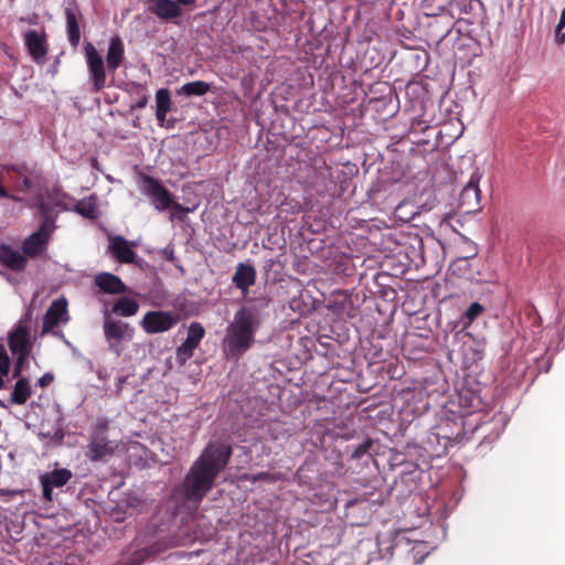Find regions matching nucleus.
I'll list each match as a JSON object with an SVG mask.
<instances>
[{
	"mask_svg": "<svg viewBox=\"0 0 565 565\" xmlns=\"http://www.w3.org/2000/svg\"><path fill=\"white\" fill-rule=\"evenodd\" d=\"M125 380H126L125 377L119 379V386H118L119 390L121 388V384H124Z\"/></svg>",
	"mask_w": 565,
	"mask_h": 565,
	"instance_id": "nucleus-46",
	"label": "nucleus"
},
{
	"mask_svg": "<svg viewBox=\"0 0 565 565\" xmlns=\"http://www.w3.org/2000/svg\"><path fill=\"white\" fill-rule=\"evenodd\" d=\"M0 406L4 407L6 405L2 402H0Z\"/></svg>",
	"mask_w": 565,
	"mask_h": 565,
	"instance_id": "nucleus-50",
	"label": "nucleus"
},
{
	"mask_svg": "<svg viewBox=\"0 0 565 565\" xmlns=\"http://www.w3.org/2000/svg\"><path fill=\"white\" fill-rule=\"evenodd\" d=\"M63 436H64V435H63V433H62L61 430L56 433V437H58L60 439H62V438H63Z\"/></svg>",
	"mask_w": 565,
	"mask_h": 565,
	"instance_id": "nucleus-49",
	"label": "nucleus"
},
{
	"mask_svg": "<svg viewBox=\"0 0 565 565\" xmlns=\"http://www.w3.org/2000/svg\"><path fill=\"white\" fill-rule=\"evenodd\" d=\"M103 331L109 351L116 353V355L121 354L119 344L132 340L135 334L134 328L128 322L113 319L108 311L104 315Z\"/></svg>",
	"mask_w": 565,
	"mask_h": 565,
	"instance_id": "nucleus-4",
	"label": "nucleus"
},
{
	"mask_svg": "<svg viewBox=\"0 0 565 565\" xmlns=\"http://www.w3.org/2000/svg\"><path fill=\"white\" fill-rule=\"evenodd\" d=\"M67 301L64 297L57 298L47 308L42 322V334L51 332L60 322H67Z\"/></svg>",
	"mask_w": 565,
	"mask_h": 565,
	"instance_id": "nucleus-10",
	"label": "nucleus"
},
{
	"mask_svg": "<svg viewBox=\"0 0 565 565\" xmlns=\"http://www.w3.org/2000/svg\"><path fill=\"white\" fill-rule=\"evenodd\" d=\"M74 211L89 220H96L98 217L97 198L89 195L79 200L74 207Z\"/></svg>",
	"mask_w": 565,
	"mask_h": 565,
	"instance_id": "nucleus-23",
	"label": "nucleus"
},
{
	"mask_svg": "<svg viewBox=\"0 0 565 565\" xmlns=\"http://www.w3.org/2000/svg\"><path fill=\"white\" fill-rule=\"evenodd\" d=\"M166 122L167 124H166L164 128L171 129V128H173L175 126L177 119L175 118H169V119H167Z\"/></svg>",
	"mask_w": 565,
	"mask_h": 565,
	"instance_id": "nucleus-43",
	"label": "nucleus"
},
{
	"mask_svg": "<svg viewBox=\"0 0 565 565\" xmlns=\"http://www.w3.org/2000/svg\"><path fill=\"white\" fill-rule=\"evenodd\" d=\"M71 470L66 468L55 469L50 473L42 475L40 479L47 482L50 486L60 488L65 486L72 478Z\"/></svg>",
	"mask_w": 565,
	"mask_h": 565,
	"instance_id": "nucleus-25",
	"label": "nucleus"
},
{
	"mask_svg": "<svg viewBox=\"0 0 565 565\" xmlns=\"http://www.w3.org/2000/svg\"><path fill=\"white\" fill-rule=\"evenodd\" d=\"M23 184H24V186L30 188L31 186V181L28 178H25L24 181H23Z\"/></svg>",
	"mask_w": 565,
	"mask_h": 565,
	"instance_id": "nucleus-45",
	"label": "nucleus"
},
{
	"mask_svg": "<svg viewBox=\"0 0 565 565\" xmlns=\"http://www.w3.org/2000/svg\"><path fill=\"white\" fill-rule=\"evenodd\" d=\"M555 40L558 44H563L565 42V33L562 32V29H555Z\"/></svg>",
	"mask_w": 565,
	"mask_h": 565,
	"instance_id": "nucleus-39",
	"label": "nucleus"
},
{
	"mask_svg": "<svg viewBox=\"0 0 565 565\" xmlns=\"http://www.w3.org/2000/svg\"><path fill=\"white\" fill-rule=\"evenodd\" d=\"M480 178L481 175L478 172H475L469 182L460 191L458 205L465 214L475 213L481 209L479 189Z\"/></svg>",
	"mask_w": 565,
	"mask_h": 565,
	"instance_id": "nucleus-8",
	"label": "nucleus"
},
{
	"mask_svg": "<svg viewBox=\"0 0 565 565\" xmlns=\"http://www.w3.org/2000/svg\"><path fill=\"white\" fill-rule=\"evenodd\" d=\"M146 3L150 13L163 21L179 24L177 19L182 15L183 10L173 0H146Z\"/></svg>",
	"mask_w": 565,
	"mask_h": 565,
	"instance_id": "nucleus-11",
	"label": "nucleus"
},
{
	"mask_svg": "<svg viewBox=\"0 0 565 565\" xmlns=\"http://www.w3.org/2000/svg\"><path fill=\"white\" fill-rule=\"evenodd\" d=\"M372 446L373 439L366 438L362 444L353 448L350 458L353 460H360L364 455L369 452Z\"/></svg>",
	"mask_w": 565,
	"mask_h": 565,
	"instance_id": "nucleus-29",
	"label": "nucleus"
},
{
	"mask_svg": "<svg viewBox=\"0 0 565 565\" xmlns=\"http://www.w3.org/2000/svg\"><path fill=\"white\" fill-rule=\"evenodd\" d=\"M24 43L29 54L36 63H44L47 54L46 34L44 31L29 30L24 34Z\"/></svg>",
	"mask_w": 565,
	"mask_h": 565,
	"instance_id": "nucleus-13",
	"label": "nucleus"
},
{
	"mask_svg": "<svg viewBox=\"0 0 565 565\" xmlns=\"http://www.w3.org/2000/svg\"><path fill=\"white\" fill-rule=\"evenodd\" d=\"M41 481V484H42V488H43V498L46 500V501H52L53 497H52V493H53V488L52 486H50L47 482H44L43 479H40Z\"/></svg>",
	"mask_w": 565,
	"mask_h": 565,
	"instance_id": "nucleus-34",
	"label": "nucleus"
},
{
	"mask_svg": "<svg viewBox=\"0 0 565 565\" xmlns=\"http://www.w3.org/2000/svg\"><path fill=\"white\" fill-rule=\"evenodd\" d=\"M232 451V446L223 441L206 445L183 480V495L188 501L200 503L203 500L218 473L227 466Z\"/></svg>",
	"mask_w": 565,
	"mask_h": 565,
	"instance_id": "nucleus-1",
	"label": "nucleus"
},
{
	"mask_svg": "<svg viewBox=\"0 0 565 565\" xmlns=\"http://www.w3.org/2000/svg\"><path fill=\"white\" fill-rule=\"evenodd\" d=\"M63 436H64V435H63V433H62L61 430L56 433V437H58L60 439H62V438H63Z\"/></svg>",
	"mask_w": 565,
	"mask_h": 565,
	"instance_id": "nucleus-48",
	"label": "nucleus"
},
{
	"mask_svg": "<svg viewBox=\"0 0 565 565\" xmlns=\"http://www.w3.org/2000/svg\"><path fill=\"white\" fill-rule=\"evenodd\" d=\"M142 192L152 199V204L157 211L173 210L179 220H183L186 214L194 211L193 207H185L171 198V193L159 180L151 175L142 174Z\"/></svg>",
	"mask_w": 565,
	"mask_h": 565,
	"instance_id": "nucleus-3",
	"label": "nucleus"
},
{
	"mask_svg": "<svg viewBox=\"0 0 565 565\" xmlns=\"http://www.w3.org/2000/svg\"><path fill=\"white\" fill-rule=\"evenodd\" d=\"M10 169H11V170H13V171H17V172L21 173L20 169H19V168H17L15 166L10 167Z\"/></svg>",
	"mask_w": 565,
	"mask_h": 565,
	"instance_id": "nucleus-47",
	"label": "nucleus"
},
{
	"mask_svg": "<svg viewBox=\"0 0 565 565\" xmlns=\"http://www.w3.org/2000/svg\"><path fill=\"white\" fill-rule=\"evenodd\" d=\"M481 8L482 2L480 0H460L458 1L457 10L450 11L449 17L452 19H463L465 15H469Z\"/></svg>",
	"mask_w": 565,
	"mask_h": 565,
	"instance_id": "nucleus-27",
	"label": "nucleus"
},
{
	"mask_svg": "<svg viewBox=\"0 0 565 565\" xmlns=\"http://www.w3.org/2000/svg\"><path fill=\"white\" fill-rule=\"evenodd\" d=\"M31 395L32 388L29 380L26 377H20L13 387L10 402L12 404L22 405L26 403Z\"/></svg>",
	"mask_w": 565,
	"mask_h": 565,
	"instance_id": "nucleus-22",
	"label": "nucleus"
},
{
	"mask_svg": "<svg viewBox=\"0 0 565 565\" xmlns=\"http://www.w3.org/2000/svg\"><path fill=\"white\" fill-rule=\"evenodd\" d=\"M9 371H10V359H9V356H6V359L0 361L1 379L7 376L9 374Z\"/></svg>",
	"mask_w": 565,
	"mask_h": 565,
	"instance_id": "nucleus-36",
	"label": "nucleus"
},
{
	"mask_svg": "<svg viewBox=\"0 0 565 565\" xmlns=\"http://www.w3.org/2000/svg\"><path fill=\"white\" fill-rule=\"evenodd\" d=\"M204 335L205 329L200 322L190 323L185 341L175 350V359L179 365L183 366L193 356L194 350Z\"/></svg>",
	"mask_w": 565,
	"mask_h": 565,
	"instance_id": "nucleus-7",
	"label": "nucleus"
},
{
	"mask_svg": "<svg viewBox=\"0 0 565 565\" xmlns=\"http://www.w3.org/2000/svg\"><path fill=\"white\" fill-rule=\"evenodd\" d=\"M175 3H178L179 7H193L196 2V0H173Z\"/></svg>",
	"mask_w": 565,
	"mask_h": 565,
	"instance_id": "nucleus-41",
	"label": "nucleus"
},
{
	"mask_svg": "<svg viewBox=\"0 0 565 565\" xmlns=\"http://www.w3.org/2000/svg\"><path fill=\"white\" fill-rule=\"evenodd\" d=\"M0 263L14 271H22L26 268L28 259L23 252L20 253L9 245H0Z\"/></svg>",
	"mask_w": 565,
	"mask_h": 565,
	"instance_id": "nucleus-17",
	"label": "nucleus"
},
{
	"mask_svg": "<svg viewBox=\"0 0 565 565\" xmlns=\"http://www.w3.org/2000/svg\"><path fill=\"white\" fill-rule=\"evenodd\" d=\"M35 207L43 221L40 227L54 232L56 228V215L53 213L51 203L47 202L43 195H39L36 198Z\"/></svg>",
	"mask_w": 565,
	"mask_h": 565,
	"instance_id": "nucleus-20",
	"label": "nucleus"
},
{
	"mask_svg": "<svg viewBox=\"0 0 565 565\" xmlns=\"http://www.w3.org/2000/svg\"><path fill=\"white\" fill-rule=\"evenodd\" d=\"M6 356H8L7 351L3 347V344H0V361L6 359Z\"/></svg>",
	"mask_w": 565,
	"mask_h": 565,
	"instance_id": "nucleus-44",
	"label": "nucleus"
},
{
	"mask_svg": "<svg viewBox=\"0 0 565 565\" xmlns=\"http://www.w3.org/2000/svg\"><path fill=\"white\" fill-rule=\"evenodd\" d=\"M156 118L158 120L159 126L164 127L167 121V113H162L159 110H156Z\"/></svg>",
	"mask_w": 565,
	"mask_h": 565,
	"instance_id": "nucleus-38",
	"label": "nucleus"
},
{
	"mask_svg": "<svg viewBox=\"0 0 565 565\" xmlns=\"http://www.w3.org/2000/svg\"><path fill=\"white\" fill-rule=\"evenodd\" d=\"M180 320L174 311H149L140 321L141 328L148 334L161 333L173 328Z\"/></svg>",
	"mask_w": 565,
	"mask_h": 565,
	"instance_id": "nucleus-6",
	"label": "nucleus"
},
{
	"mask_svg": "<svg viewBox=\"0 0 565 565\" xmlns=\"http://www.w3.org/2000/svg\"><path fill=\"white\" fill-rule=\"evenodd\" d=\"M115 446L108 440L107 436L90 435L87 445L86 456L92 461H103L111 457Z\"/></svg>",
	"mask_w": 565,
	"mask_h": 565,
	"instance_id": "nucleus-14",
	"label": "nucleus"
},
{
	"mask_svg": "<svg viewBox=\"0 0 565 565\" xmlns=\"http://www.w3.org/2000/svg\"><path fill=\"white\" fill-rule=\"evenodd\" d=\"M65 198H66V194L62 193L60 190H56V189L46 193V201L50 202L52 206L67 209L64 203Z\"/></svg>",
	"mask_w": 565,
	"mask_h": 565,
	"instance_id": "nucleus-30",
	"label": "nucleus"
},
{
	"mask_svg": "<svg viewBox=\"0 0 565 565\" xmlns=\"http://www.w3.org/2000/svg\"><path fill=\"white\" fill-rule=\"evenodd\" d=\"M483 312V307L479 302H472L465 312V317L472 321Z\"/></svg>",
	"mask_w": 565,
	"mask_h": 565,
	"instance_id": "nucleus-31",
	"label": "nucleus"
},
{
	"mask_svg": "<svg viewBox=\"0 0 565 565\" xmlns=\"http://www.w3.org/2000/svg\"><path fill=\"white\" fill-rule=\"evenodd\" d=\"M211 90V85L207 82L194 81L185 83L178 90V94L185 96H203Z\"/></svg>",
	"mask_w": 565,
	"mask_h": 565,
	"instance_id": "nucleus-26",
	"label": "nucleus"
},
{
	"mask_svg": "<svg viewBox=\"0 0 565 565\" xmlns=\"http://www.w3.org/2000/svg\"><path fill=\"white\" fill-rule=\"evenodd\" d=\"M95 285L104 294L108 295H120L127 291V286L121 279L110 273H99L94 278Z\"/></svg>",
	"mask_w": 565,
	"mask_h": 565,
	"instance_id": "nucleus-16",
	"label": "nucleus"
},
{
	"mask_svg": "<svg viewBox=\"0 0 565 565\" xmlns=\"http://www.w3.org/2000/svg\"><path fill=\"white\" fill-rule=\"evenodd\" d=\"M108 429V420L99 419L94 426L92 435H102L106 436V431Z\"/></svg>",
	"mask_w": 565,
	"mask_h": 565,
	"instance_id": "nucleus-33",
	"label": "nucleus"
},
{
	"mask_svg": "<svg viewBox=\"0 0 565 565\" xmlns=\"http://www.w3.org/2000/svg\"><path fill=\"white\" fill-rule=\"evenodd\" d=\"M138 301L129 297H120L115 301L111 312L122 317H131L138 312Z\"/></svg>",
	"mask_w": 565,
	"mask_h": 565,
	"instance_id": "nucleus-24",
	"label": "nucleus"
},
{
	"mask_svg": "<svg viewBox=\"0 0 565 565\" xmlns=\"http://www.w3.org/2000/svg\"><path fill=\"white\" fill-rule=\"evenodd\" d=\"M270 477H271V476H270V473H269V472H264V471H263V472H259V473L255 475V476L253 477V481L269 480V479H271Z\"/></svg>",
	"mask_w": 565,
	"mask_h": 565,
	"instance_id": "nucleus-40",
	"label": "nucleus"
},
{
	"mask_svg": "<svg viewBox=\"0 0 565 565\" xmlns=\"http://www.w3.org/2000/svg\"><path fill=\"white\" fill-rule=\"evenodd\" d=\"M8 345L14 355H30L33 344L28 327L20 324L9 332Z\"/></svg>",
	"mask_w": 565,
	"mask_h": 565,
	"instance_id": "nucleus-12",
	"label": "nucleus"
},
{
	"mask_svg": "<svg viewBox=\"0 0 565 565\" xmlns=\"http://www.w3.org/2000/svg\"><path fill=\"white\" fill-rule=\"evenodd\" d=\"M156 110L167 113L171 110L172 102L168 88H160L156 93Z\"/></svg>",
	"mask_w": 565,
	"mask_h": 565,
	"instance_id": "nucleus-28",
	"label": "nucleus"
},
{
	"mask_svg": "<svg viewBox=\"0 0 565 565\" xmlns=\"http://www.w3.org/2000/svg\"><path fill=\"white\" fill-rule=\"evenodd\" d=\"M54 232L39 227L22 242L21 249L28 258H36L46 253L51 236Z\"/></svg>",
	"mask_w": 565,
	"mask_h": 565,
	"instance_id": "nucleus-9",
	"label": "nucleus"
},
{
	"mask_svg": "<svg viewBox=\"0 0 565 565\" xmlns=\"http://www.w3.org/2000/svg\"><path fill=\"white\" fill-rule=\"evenodd\" d=\"M54 381L52 373H45L38 380V385L41 387L49 386Z\"/></svg>",
	"mask_w": 565,
	"mask_h": 565,
	"instance_id": "nucleus-35",
	"label": "nucleus"
},
{
	"mask_svg": "<svg viewBox=\"0 0 565 565\" xmlns=\"http://www.w3.org/2000/svg\"><path fill=\"white\" fill-rule=\"evenodd\" d=\"M65 18L68 41L72 46L76 47L81 40V30L77 21V13L72 7H67L65 8Z\"/></svg>",
	"mask_w": 565,
	"mask_h": 565,
	"instance_id": "nucleus-21",
	"label": "nucleus"
},
{
	"mask_svg": "<svg viewBox=\"0 0 565 565\" xmlns=\"http://www.w3.org/2000/svg\"><path fill=\"white\" fill-rule=\"evenodd\" d=\"M255 280L256 270L254 266L244 263L238 264L232 278L233 284L244 294H246L248 288L255 284Z\"/></svg>",
	"mask_w": 565,
	"mask_h": 565,
	"instance_id": "nucleus-18",
	"label": "nucleus"
},
{
	"mask_svg": "<svg viewBox=\"0 0 565 565\" xmlns=\"http://www.w3.org/2000/svg\"><path fill=\"white\" fill-rule=\"evenodd\" d=\"M556 26L557 29H563L565 26V8L561 12L559 21Z\"/></svg>",
	"mask_w": 565,
	"mask_h": 565,
	"instance_id": "nucleus-42",
	"label": "nucleus"
},
{
	"mask_svg": "<svg viewBox=\"0 0 565 565\" xmlns=\"http://www.w3.org/2000/svg\"><path fill=\"white\" fill-rule=\"evenodd\" d=\"M17 362L13 367V377H21V373L24 369V365L28 362L29 355H17Z\"/></svg>",
	"mask_w": 565,
	"mask_h": 565,
	"instance_id": "nucleus-32",
	"label": "nucleus"
},
{
	"mask_svg": "<svg viewBox=\"0 0 565 565\" xmlns=\"http://www.w3.org/2000/svg\"><path fill=\"white\" fill-rule=\"evenodd\" d=\"M84 50L92 92L98 93L106 87V66L102 55L90 42L85 44Z\"/></svg>",
	"mask_w": 565,
	"mask_h": 565,
	"instance_id": "nucleus-5",
	"label": "nucleus"
},
{
	"mask_svg": "<svg viewBox=\"0 0 565 565\" xmlns=\"http://www.w3.org/2000/svg\"><path fill=\"white\" fill-rule=\"evenodd\" d=\"M262 318L256 305L239 308L233 321L227 326L223 340V351L228 360H238L255 342V332Z\"/></svg>",
	"mask_w": 565,
	"mask_h": 565,
	"instance_id": "nucleus-2",
	"label": "nucleus"
},
{
	"mask_svg": "<svg viewBox=\"0 0 565 565\" xmlns=\"http://www.w3.org/2000/svg\"><path fill=\"white\" fill-rule=\"evenodd\" d=\"M109 252L119 263L141 266V260L136 259V253L131 249L126 238L120 235L110 238Z\"/></svg>",
	"mask_w": 565,
	"mask_h": 565,
	"instance_id": "nucleus-15",
	"label": "nucleus"
},
{
	"mask_svg": "<svg viewBox=\"0 0 565 565\" xmlns=\"http://www.w3.org/2000/svg\"><path fill=\"white\" fill-rule=\"evenodd\" d=\"M125 56L124 43L119 36H114L110 39L106 63L109 72L114 73L121 64Z\"/></svg>",
	"mask_w": 565,
	"mask_h": 565,
	"instance_id": "nucleus-19",
	"label": "nucleus"
},
{
	"mask_svg": "<svg viewBox=\"0 0 565 565\" xmlns=\"http://www.w3.org/2000/svg\"><path fill=\"white\" fill-rule=\"evenodd\" d=\"M148 104V97L142 96L140 97L134 106H131V109H141L145 108Z\"/></svg>",
	"mask_w": 565,
	"mask_h": 565,
	"instance_id": "nucleus-37",
	"label": "nucleus"
}]
</instances>
